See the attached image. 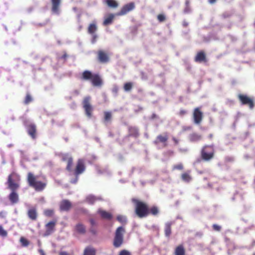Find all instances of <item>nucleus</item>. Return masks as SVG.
Wrapping results in <instances>:
<instances>
[{
	"label": "nucleus",
	"mask_w": 255,
	"mask_h": 255,
	"mask_svg": "<svg viewBox=\"0 0 255 255\" xmlns=\"http://www.w3.org/2000/svg\"><path fill=\"white\" fill-rule=\"evenodd\" d=\"M81 79L84 81H90L94 87H101L103 85V81L98 73H93L89 70L84 71Z\"/></svg>",
	"instance_id": "1"
},
{
	"label": "nucleus",
	"mask_w": 255,
	"mask_h": 255,
	"mask_svg": "<svg viewBox=\"0 0 255 255\" xmlns=\"http://www.w3.org/2000/svg\"><path fill=\"white\" fill-rule=\"evenodd\" d=\"M132 201L135 204V213L138 218H143L149 215V207L146 203L135 199Z\"/></svg>",
	"instance_id": "2"
},
{
	"label": "nucleus",
	"mask_w": 255,
	"mask_h": 255,
	"mask_svg": "<svg viewBox=\"0 0 255 255\" xmlns=\"http://www.w3.org/2000/svg\"><path fill=\"white\" fill-rule=\"evenodd\" d=\"M27 180L28 185L36 191H42L46 186V183L37 180L36 177L31 172L28 173Z\"/></svg>",
	"instance_id": "3"
},
{
	"label": "nucleus",
	"mask_w": 255,
	"mask_h": 255,
	"mask_svg": "<svg viewBox=\"0 0 255 255\" xmlns=\"http://www.w3.org/2000/svg\"><path fill=\"white\" fill-rule=\"evenodd\" d=\"M126 230L124 227L121 226L118 227L115 233L113 245L116 248H120L124 242V234Z\"/></svg>",
	"instance_id": "4"
},
{
	"label": "nucleus",
	"mask_w": 255,
	"mask_h": 255,
	"mask_svg": "<svg viewBox=\"0 0 255 255\" xmlns=\"http://www.w3.org/2000/svg\"><path fill=\"white\" fill-rule=\"evenodd\" d=\"M20 176L15 172L10 173L7 178L6 184L8 188L10 190H17L20 187Z\"/></svg>",
	"instance_id": "5"
},
{
	"label": "nucleus",
	"mask_w": 255,
	"mask_h": 255,
	"mask_svg": "<svg viewBox=\"0 0 255 255\" xmlns=\"http://www.w3.org/2000/svg\"><path fill=\"white\" fill-rule=\"evenodd\" d=\"M215 152L213 145H205L201 149V157L203 160L209 161L214 157Z\"/></svg>",
	"instance_id": "6"
},
{
	"label": "nucleus",
	"mask_w": 255,
	"mask_h": 255,
	"mask_svg": "<svg viewBox=\"0 0 255 255\" xmlns=\"http://www.w3.org/2000/svg\"><path fill=\"white\" fill-rule=\"evenodd\" d=\"M86 169L84 160L83 159H79L77 162L74 170V174L75 178L71 181V183L75 184L78 180V176L84 172Z\"/></svg>",
	"instance_id": "7"
},
{
	"label": "nucleus",
	"mask_w": 255,
	"mask_h": 255,
	"mask_svg": "<svg viewBox=\"0 0 255 255\" xmlns=\"http://www.w3.org/2000/svg\"><path fill=\"white\" fill-rule=\"evenodd\" d=\"M91 98L90 97H85L83 101V107L85 112L86 116L91 118L92 117L93 108L90 103Z\"/></svg>",
	"instance_id": "8"
},
{
	"label": "nucleus",
	"mask_w": 255,
	"mask_h": 255,
	"mask_svg": "<svg viewBox=\"0 0 255 255\" xmlns=\"http://www.w3.org/2000/svg\"><path fill=\"white\" fill-rule=\"evenodd\" d=\"M238 97L242 105H247L251 109H253L255 104L252 98L244 94H239Z\"/></svg>",
	"instance_id": "9"
},
{
	"label": "nucleus",
	"mask_w": 255,
	"mask_h": 255,
	"mask_svg": "<svg viewBox=\"0 0 255 255\" xmlns=\"http://www.w3.org/2000/svg\"><path fill=\"white\" fill-rule=\"evenodd\" d=\"M97 59L99 63L102 64L107 63L110 60L108 53L103 50H99L97 52Z\"/></svg>",
	"instance_id": "10"
},
{
	"label": "nucleus",
	"mask_w": 255,
	"mask_h": 255,
	"mask_svg": "<svg viewBox=\"0 0 255 255\" xmlns=\"http://www.w3.org/2000/svg\"><path fill=\"white\" fill-rule=\"evenodd\" d=\"M135 8V4L133 2H131L124 5L121 10L118 12L116 15L118 16L124 15L128 12L133 10Z\"/></svg>",
	"instance_id": "11"
},
{
	"label": "nucleus",
	"mask_w": 255,
	"mask_h": 255,
	"mask_svg": "<svg viewBox=\"0 0 255 255\" xmlns=\"http://www.w3.org/2000/svg\"><path fill=\"white\" fill-rule=\"evenodd\" d=\"M193 117L194 123L196 125H199L202 121L203 118V113L201 111L200 108H196L194 109Z\"/></svg>",
	"instance_id": "12"
},
{
	"label": "nucleus",
	"mask_w": 255,
	"mask_h": 255,
	"mask_svg": "<svg viewBox=\"0 0 255 255\" xmlns=\"http://www.w3.org/2000/svg\"><path fill=\"white\" fill-rule=\"evenodd\" d=\"M168 139V136L167 132H164L163 134H159L157 136L155 140L153 141L155 145H158L161 143L163 147L167 145V142Z\"/></svg>",
	"instance_id": "13"
},
{
	"label": "nucleus",
	"mask_w": 255,
	"mask_h": 255,
	"mask_svg": "<svg viewBox=\"0 0 255 255\" xmlns=\"http://www.w3.org/2000/svg\"><path fill=\"white\" fill-rule=\"evenodd\" d=\"M56 221H52L45 225V231L43 234L44 237H47L51 235L55 231Z\"/></svg>",
	"instance_id": "14"
},
{
	"label": "nucleus",
	"mask_w": 255,
	"mask_h": 255,
	"mask_svg": "<svg viewBox=\"0 0 255 255\" xmlns=\"http://www.w3.org/2000/svg\"><path fill=\"white\" fill-rule=\"evenodd\" d=\"M72 204L68 200H63L59 204V209L61 211H69L72 208Z\"/></svg>",
	"instance_id": "15"
},
{
	"label": "nucleus",
	"mask_w": 255,
	"mask_h": 255,
	"mask_svg": "<svg viewBox=\"0 0 255 255\" xmlns=\"http://www.w3.org/2000/svg\"><path fill=\"white\" fill-rule=\"evenodd\" d=\"M28 217L32 221H36L38 217V213L35 207H31L27 212Z\"/></svg>",
	"instance_id": "16"
},
{
	"label": "nucleus",
	"mask_w": 255,
	"mask_h": 255,
	"mask_svg": "<svg viewBox=\"0 0 255 255\" xmlns=\"http://www.w3.org/2000/svg\"><path fill=\"white\" fill-rule=\"evenodd\" d=\"M194 60L195 62L199 63H206L208 61L206 54L203 51H200L197 52L195 57Z\"/></svg>",
	"instance_id": "17"
},
{
	"label": "nucleus",
	"mask_w": 255,
	"mask_h": 255,
	"mask_svg": "<svg viewBox=\"0 0 255 255\" xmlns=\"http://www.w3.org/2000/svg\"><path fill=\"white\" fill-rule=\"evenodd\" d=\"M26 129L28 135L32 139H35L36 137V126L35 125L30 124L27 126Z\"/></svg>",
	"instance_id": "18"
},
{
	"label": "nucleus",
	"mask_w": 255,
	"mask_h": 255,
	"mask_svg": "<svg viewBox=\"0 0 255 255\" xmlns=\"http://www.w3.org/2000/svg\"><path fill=\"white\" fill-rule=\"evenodd\" d=\"M51 2V11L56 14H59V7L61 0H50Z\"/></svg>",
	"instance_id": "19"
},
{
	"label": "nucleus",
	"mask_w": 255,
	"mask_h": 255,
	"mask_svg": "<svg viewBox=\"0 0 255 255\" xmlns=\"http://www.w3.org/2000/svg\"><path fill=\"white\" fill-rule=\"evenodd\" d=\"M11 192L8 195V199L12 204L17 203L18 201V195L16 190H11Z\"/></svg>",
	"instance_id": "20"
},
{
	"label": "nucleus",
	"mask_w": 255,
	"mask_h": 255,
	"mask_svg": "<svg viewBox=\"0 0 255 255\" xmlns=\"http://www.w3.org/2000/svg\"><path fill=\"white\" fill-rule=\"evenodd\" d=\"M115 14L113 13H110L108 14L107 16L105 17V19L103 22V24L104 26H107L112 24L113 22V20L115 18Z\"/></svg>",
	"instance_id": "21"
},
{
	"label": "nucleus",
	"mask_w": 255,
	"mask_h": 255,
	"mask_svg": "<svg viewBox=\"0 0 255 255\" xmlns=\"http://www.w3.org/2000/svg\"><path fill=\"white\" fill-rule=\"evenodd\" d=\"M128 136L134 137H137L139 136V132L137 128L133 127H130L128 128Z\"/></svg>",
	"instance_id": "22"
},
{
	"label": "nucleus",
	"mask_w": 255,
	"mask_h": 255,
	"mask_svg": "<svg viewBox=\"0 0 255 255\" xmlns=\"http://www.w3.org/2000/svg\"><path fill=\"white\" fill-rule=\"evenodd\" d=\"M172 225V222H167L165 224L164 227V234L165 236L169 238L171 234V226Z\"/></svg>",
	"instance_id": "23"
},
{
	"label": "nucleus",
	"mask_w": 255,
	"mask_h": 255,
	"mask_svg": "<svg viewBox=\"0 0 255 255\" xmlns=\"http://www.w3.org/2000/svg\"><path fill=\"white\" fill-rule=\"evenodd\" d=\"M175 255H185V250L183 245L177 246L174 251Z\"/></svg>",
	"instance_id": "24"
},
{
	"label": "nucleus",
	"mask_w": 255,
	"mask_h": 255,
	"mask_svg": "<svg viewBox=\"0 0 255 255\" xmlns=\"http://www.w3.org/2000/svg\"><path fill=\"white\" fill-rule=\"evenodd\" d=\"M189 139L192 142L198 141L202 139V135L197 133L193 132L189 135Z\"/></svg>",
	"instance_id": "25"
},
{
	"label": "nucleus",
	"mask_w": 255,
	"mask_h": 255,
	"mask_svg": "<svg viewBox=\"0 0 255 255\" xmlns=\"http://www.w3.org/2000/svg\"><path fill=\"white\" fill-rule=\"evenodd\" d=\"M98 213L103 219L111 220L112 218V215L110 213L106 211L100 209L98 210Z\"/></svg>",
	"instance_id": "26"
},
{
	"label": "nucleus",
	"mask_w": 255,
	"mask_h": 255,
	"mask_svg": "<svg viewBox=\"0 0 255 255\" xmlns=\"http://www.w3.org/2000/svg\"><path fill=\"white\" fill-rule=\"evenodd\" d=\"M98 29L97 26L96 25V23L93 22L90 23L88 28V32L90 34H95V32Z\"/></svg>",
	"instance_id": "27"
},
{
	"label": "nucleus",
	"mask_w": 255,
	"mask_h": 255,
	"mask_svg": "<svg viewBox=\"0 0 255 255\" xmlns=\"http://www.w3.org/2000/svg\"><path fill=\"white\" fill-rule=\"evenodd\" d=\"M190 171L184 172L181 174V179L187 183L190 182L192 180V176L190 174Z\"/></svg>",
	"instance_id": "28"
},
{
	"label": "nucleus",
	"mask_w": 255,
	"mask_h": 255,
	"mask_svg": "<svg viewBox=\"0 0 255 255\" xmlns=\"http://www.w3.org/2000/svg\"><path fill=\"white\" fill-rule=\"evenodd\" d=\"M83 255H96V250L91 247H87L84 251Z\"/></svg>",
	"instance_id": "29"
},
{
	"label": "nucleus",
	"mask_w": 255,
	"mask_h": 255,
	"mask_svg": "<svg viewBox=\"0 0 255 255\" xmlns=\"http://www.w3.org/2000/svg\"><path fill=\"white\" fill-rule=\"evenodd\" d=\"M100 199L99 198L96 197L92 195H88L86 198V202L90 204H93L96 201Z\"/></svg>",
	"instance_id": "30"
},
{
	"label": "nucleus",
	"mask_w": 255,
	"mask_h": 255,
	"mask_svg": "<svg viewBox=\"0 0 255 255\" xmlns=\"http://www.w3.org/2000/svg\"><path fill=\"white\" fill-rule=\"evenodd\" d=\"M75 229L77 232L80 234H84L86 233V228L84 225L78 224L75 226Z\"/></svg>",
	"instance_id": "31"
},
{
	"label": "nucleus",
	"mask_w": 255,
	"mask_h": 255,
	"mask_svg": "<svg viewBox=\"0 0 255 255\" xmlns=\"http://www.w3.org/2000/svg\"><path fill=\"white\" fill-rule=\"evenodd\" d=\"M106 3L112 8H116L118 6V2L115 0H106Z\"/></svg>",
	"instance_id": "32"
},
{
	"label": "nucleus",
	"mask_w": 255,
	"mask_h": 255,
	"mask_svg": "<svg viewBox=\"0 0 255 255\" xmlns=\"http://www.w3.org/2000/svg\"><path fill=\"white\" fill-rule=\"evenodd\" d=\"M73 160L72 157L67 158V164L66 166V170L68 171L72 170V167L73 165Z\"/></svg>",
	"instance_id": "33"
},
{
	"label": "nucleus",
	"mask_w": 255,
	"mask_h": 255,
	"mask_svg": "<svg viewBox=\"0 0 255 255\" xmlns=\"http://www.w3.org/2000/svg\"><path fill=\"white\" fill-rule=\"evenodd\" d=\"M158 213V209L156 206H152L150 208H149V214H151L152 215L156 216Z\"/></svg>",
	"instance_id": "34"
},
{
	"label": "nucleus",
	"mask_w": 255,
	"mask_h": 255,
	"mask_svg": "<svg viewBox=\"0 0 255 255\" xmlns=\"http://www.w3.org/2000/svg\"><path fill=\"white\" fill-rule=\"evenodd\" d=\"M133 87V84L131 82L126 83L124 85V89L126 92L130 91Z\"/></svg>",
	"instance_id": "35"
},
{
	"label": "nucleus",
	"mask_w": 255,
	"mask_h": 255,
	"mask_svg": "<svg viewBox=\"0 0 255 255\" xmlns=\"http://www.w3.org/2000/svg\"><path fill=\"white\" fill-rule=\"evenodd\" d=\"M104 114V121L107 122L110 121L112 117L111 113L110 112H105Z\"/></svg>",
	"instance_id": "36"
},
{
	"label": "nucleus",
	"mask_w": 255,
	"mask_h": 255,
	"mask_svg": "<svg viewBox=\"0 0 255 255\" xmlns=\"http://www.w3.org/2000/svg\"><path fill=\"white\" fill-rule=\"evenodd\" d=\"M32 101V98L30 94L27 93L24 100V104L28 105Z\"/></svg>",
	"instance_id": "37"
},
{
	"label": "nucleus",
	"mask_w": 255,
	"mask_h": 255,
	"mask_svg": "<svg viewBox=\"0 0 255 255\" xmlns=\"http://www.w3.org/2000/svg\"><path fill=\"white\" fill-rule=\"evenodd\" d=\"M54 210L53 209H46L44 211V215L48 217H51L54 215Z\"/></svg>",
	"instance_id": "38"
},
{
	"label": "nucleus",
	"mask_w": 255,
	"mask_h": 255,
	"mask_svg": "<svg viewBox=\"0 0 255 255\" xmlns=\"http://www.w3.org/2000/svg\"><path fill=\"white\" fill-rule=\"evenodd\" d=\"M117 220L122 224H126L127 223V218L125 216L122 215H119L117 217Z\"/></svg>",
	"instance_id": "39"
},
{
	"label": "nucleus",
	"mask_w": 255,
	"mask_h": 255,
	"mask_svg": "<svg viewBox=\"0 0 255 255\" xmlns=\"http://www.w3.org/2000/svg\"><path fill=\"white\" fill-rule=\"evenodd\" d=\"M20 242L23 247H27L29 245V241L24 237H21L20 239Z\"/></svg>",
	"instance_id": "40"
},
{
	"label": "nucleus",
	"mask_w": 255,
	"mask_h": 255,
	"mask_svg": "<svg viewBox=\"0 0 255 255\" xmlns=\"http://www.w3.org/2000/svg\"><path fill=\"white\" fill-rule=\"evenodd\" d=\"M157 18L159 22H162L166 20V16L163 14H159L157 15Z\"/></svg>",
	"instance_id": "41"
},
{
	"label": "nucleus",
	"mask_w": 255,
	"mask_h": 255,
	"mask_svg": "<svg viewBox=\"0 0 255 255\" xmlns=\"http://www.w3.org/2000/svg\"><path fill=\"white\" fill-rule=\"evenodd\" d=\"M7 235V232L4 230L1 226H0V236L5 237Z\"/></svg>",
	"instance_id": "42"
},
{
	"label": "nucleus",
	"mask_w": 255,
	"mask_h": 255,
	"mask_svg": "<svg viewBox=\"0 0 255 255\" xmlns=\"http://www.w3.org/2000/svg\"><path fill=\"white\" fill-rule=\"evenodd\" d=\"M183 169V165L182 163H179V164L175 165L173 167V169H174V170L177 169V170H181Z\"/></svg>",
	"instance_id": "43"
},
{
	"label": "nucleus",
	"mask_w": 255,
	"mask_h": 255,
	"mask_svg": "<svg viewBox=\"0 0 255 255\" xmlns=\"http://www.w3.org/2000/svg\"><path fill=\"white\" fill-rule=\"evenodd\" d=\"M118 255H131V253L126 250H123L120 252Z\"/></svg>",
	"instance_id": "44"
},
{
	"label": "nucleus",
	"mask_w": 255,
	"mask_h": 255,
	"mask_svg": "<svg viewBox=\"0 0 255 255\" xmlns=\"http://www.w3.org/2000/svg\"><path fill=\"white\" fill-rule=\"evenodd\" d=\"M212 227L213 230L219 232L221 230V227L217 224H213Z\"/></svg>",
	"instance_id": "45"
},
{
	"label": "nucleus",
	"mask_w": 255,
	"mask_h": 255,
	"mask_svg": "<svg viewBox=\"0 0 255 255\" xmlns=\"http://www.w3.org/2000/svg\"><path fill=\"white\" fill-rule=\"evenodd\" d=\"M187 113V112L186 110H185L184 109H181L178 113V115L182 117V116L185 115Z\"/></svg>",
	"instance_id": "46"
},
{
	"label": "nucleus",
	"mask_w": 255,
	"mask_h": 255,
	"mask_svg": "<svg viewBox=\"0 0 255 255\" xmlns=\"http://www.w3.org/2000/svg\"><path fill=\"white\" fill-rule=\"evenodd\" d=\"M91 35H92L91 42L92 43L94 44L96 42L97 39L98 38V36L96 34H91Z\"/></svg>",
	"instance_id": "47"
},
{
	"label": "nucleus",
	"mask_w": 255,
	"mask_h": 255,
	"mask_svg": "<svg viewBox=\"0 0 255 255\" xmlns=\"http://www.w3.org/2000/svg\"><path fill=\"white\" fill-rule=\"evenodd\" d=\"M6 212L4 211L0 212V218L4 219L6 218Z\"/></svg>",
	"instance_id": "48"
},
{
	"label": "nucleus",
	"mask_w": 255,
	"mask_h": 255,
	"mask_svg": "<svg viewBox=\"0 0 255 255\" xmlns=\"http://www.w3.org/2000/svg\"><path fill=\"white\" fill-rule=\"evenodd\" d=\"M59 255H70L68 253L65 251H61L59 252Z\"/></svg>",
	"instance_id": "49"
},
{
	"label": "nucleus",
	"mask_w": 255,
	"mask_h": 255,
	"mask_svg": "<svg viewBox=\"0 0 255 255\" xmlns=\"http://www.w3.org/2000/svg\"><path fill=\"white\" fill-rule=\"evenodd\" d=\"M90 224H91L92 227H93L96 225V222H95V220L93 219H91L90 220Z\"/></svg>",
	"instance_id": "50"
},
{
	"label": "nucleus",
	"mask_w": 255,
	"mask_h": 255,
	"mask_svg": "<svg viewBox=\"0 0 255 255\" xmlns=\"http://www.w3.org/2000/svg\"><path fill=\"white\" fill-rule=\"evenodd\" d=\"M182 25L184 27H186L188 26V22L186 20H184L182 22Z\"/></svg>",
	"instance_id": "51"
},
{
	"label": "nucleus",
	"mask_w": 255,
	"mask_h": 255,
	"mask_svg": "<svg viewBox=\"0 0 255 255\" xmlns=\"http://www.w3.org/2000/svg\"><path fill=\"white\" fill-rule=\"evenodd\" d=\"M38 252L40 255H45V254L42 249H39Z\"/></svg>",
	"instance_id": "52"
},
{
	"label": "nucleus",
	"mask_w": 255,
	"mask_h": 255,
	"mask_svg": "<svg viewBox=\"0 0 255 255\" xmlns=\"http://www.w3.org/2000/svg\"><path fill=\"white\" fill-rule=\"evenodd\" d=\"M184 11L185 13H188L190 11L189 6H188V7L186 6V7L184 9Z\"/></svg>",
	"instance_id": "53"
},
{
	"label": "nucleus",
	"mask_w": 255,
	"mask_h": 255,
	"mask_svg": "<svg viewBox=\"0 0 255 255\" xmlns=\"http://www.w3.org/2000/svg\"><path fill=\"white\" fill-rule=\"evenodd\" d=\"M183 130L184 131L185 130H190L191 129V127H190V126H188V127H183Z\"/></svg>",
	"instance_id": "54"
},
{
	"label": "nucleus",
	"mask_w": 255,
	"mask_h": 255,
	"mask_svg": "<svg viewBox=\"0 0 255 255\" xmlns=\"http://www.w3.org/2000/svg\"><path fill=\"white\" fill-rule=\"evenodd\" d=\"M90 232L93 234H96V230L95 229H94L93 227H91V228L90 229Z\"/></svg>",
	"instance_id": "55"
},
{
	"label": "nucleus",
	"mask_w": 255,
	"mask_h": 255,
	"mask_svg": "<svg viewBox=\"0 0 255 255\" xmlns=\"http://www.w3.org/2000/svg\"><path fill=\"white\" fill-rule=\"evenodd\" d=\"M68 57V55L67 54L65 53H64L61 57V59H63L64 60H66V58H67Z\"/></svg>",
	"instance_id": "56"
},
{
	"label": "nucleus",
	"mask_w": 255,
	"mask_h": 255,
	"mask_svg": "<svg viewBox=\"0 0 255 255\" xmlns=\"http://www.w3.org/2000/svg\"><path fill=\"white\" fill-rule=\"evenodd\" d=\"M217 0H208V2L211 4H214Z\"/></svg>",
	"instance_id": "57"
},
{
	"label": "nucleus",
	"mask_w": 255,
	"mask_h": 255,
	"mask_svg": "<svg viewBox=\"0 0 255 255\" xmlns=\"http://www.w3.org/2000/svg\"><path fill=\"white\" fill-rule=\"evenodd\" d=\"M172 140L175 144H177L178 143V140L176 138L173 137H172Z\"/></svg>",
	"instance_id": "58"
},
{
	"label": "nucleus",
	"mask_w": 255,
	"mask_h": 255,
	"mask_svg": "<svg viewBox=\"0 0 255 255\" xmlns=\"http://www.w3.org/2000/svg\"><path fill=\"white\" fill-rule=\"evenodd\" d=\"M185 5H186V6H187V7L189 6V0H186V1H185Z\"/></svg>",
	"instance_id": "59"
},
{
	"label": "nucleus",
	"mask_w": 255,
	"mask_h": 255,
	"mask_svg": "<svg viewBox=\"0 0 255 255\" xmlns=\"http://www.w3.org/2000/svg\"><path fill=\"white\" fill-rule=\"evenodd\" d=\"M69 157H68V156H64L62 158V160L63 161H67V158H69Z\"/></svg>",
	"instance_id": "60"
},
{
	"label": "nucleus",
	"mask_w": 255,
	"mask_h": 255,
	"mask_svg": "<svg viewBox=\"0 0 255 255\" xmlns=\"http://www.w3.org/2000/svg\"><path fill=\"white\" fill-rule=\"evenodd\" d=\"M118 91V88H115L113 89V92H115V93H117Z\"/></svg>",
	"instance_id": "61"
},
{
	"label": "nucleus",
	"mask_w": 255,
	"mask_h": 255,
	"mask_svg": "<svg viewBox=\"0 0 255 255\" xmlns=\"http://www.w3.org/2000/svg\"><path fill=\"white\" fill-rule=\"evenodd\" d=\"M213 135L212 134H210L209 135V137L210 138H213Z\"/></svg>",
	"instance_id": "62"
}]
</instances>
